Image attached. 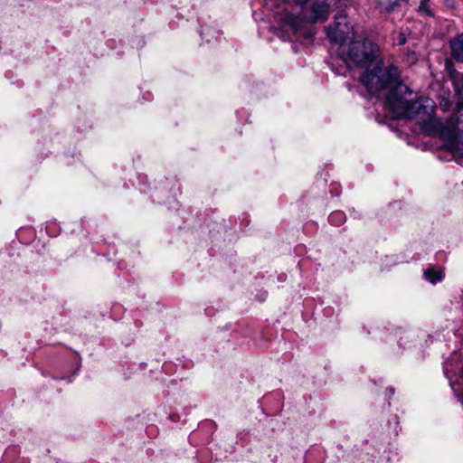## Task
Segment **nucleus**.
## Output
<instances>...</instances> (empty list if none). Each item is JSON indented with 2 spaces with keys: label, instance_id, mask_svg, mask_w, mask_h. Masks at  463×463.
I'll return each mask as SVG.
<instances>
[{
  "label": "nucleus",
  "instance_id": "1",
  "mask_svg": "<svg viewBox=\"0 0 463 463\" xmlns=\"http://www.w3.org/2000/svg\"><path fill=\"white\" fill-rule=\"evenodd\" d=\"M412 91L397 82L387 93L386 105L397 118L417 120L420 129L444 141L443 147L463 157V112L453 114L443 122L434 117V102L429 98H411Z\"/></svg>",
  "mask_w": 463,
  "mask_h": 463
},
{
  "label": "nucleus",
  "instance_id": "2",
  "mask_svg": "<svg viewBox=\"0 0 463 463\" xmlns=\"http://www.w3.org/2000/svg\"><path fill=\"white\" fill-rule=\"evenodd\" d=\"M330 13L328 0H317L312 3L306 17L292 13H283L279 17V31L286 41L299 43L302 45L312 43L315 36L314 30L308 24L324 23Z\"/></svg>",
  "mask_w": 463,
  "mask_h": 463
},
{
  "label": "nucleus",
  "instance_id": "3",
  "mask_svg": "<svg viewBox=\"0 0 463 463\" xmlns=\"http://www.w3.org/2000/svg\"><path fill=\"white\" fill-rule=\"evenodd\" d=\"M337 53L350 68L369 69L380 61L379 46L367 38L351 41L346 46L339 47Z\"/></svg>",
  "mask_w": 463,
  "mask_h": 463
},
{
  "label": "nucleus",
  "instance_id": "4",
  "mask_svg": "<svg viewBox=\"0 0 463 463\" xmlns=\"http://www.w3.org/2000/svg\"><path fill=\"white\" fill-rule=\"evenodd\" d=\"M373 65L372 70L365 69L360 76V82L370 96H377L382 90L396 82L399 79V70L392 64L383 67L381 60Z\"/></svg>",
  "mask_w": 463,
  "mask_h": 463
},
{
  "label": "nucleus",
  "instance_id": "5",
  "mask_svg": "<svg viewBox=\"0 0 463 463\" xmlns=\"http://www.w3.org/2000/svg\"><path fill=\"white\" fill-rule=\"evenodd\" d=\"M352 27L346 21L345 16H336L332 24L326 29V34L331 43L340 44V47L344 46L350 36Z\"/></svg>",
  "mask_w": 463,
  "mask_h": 463
},
{
  "label": "nucleus",
  "instance_id": "6",
  "mask_svg": "<svg viewBox=\"0 0 463 463\" xmlns=\"http://www.w3.org/2000/svg\"><path fill=\"white\" fill-rule=\"evenodd\" d=\"M450 49L453 58L457 61L463 62V33L450 42Z\"/></svg>",
  "mask_w": 463,
  "mask_h": 463
},
{
  "label": "nucleus",
  "instance_id": "7",
  "mask_svg": "<svg viewBox=\"0 0 463 463\" xmlns=\"http://www.w3.org/2000/svg\"><path fill=\"white\" fill-rule=\"evenodd\" d=\"M424 279L432 284H436L442 280L444 275L441 269L429 268L424 270Z\"/></svg>",
  "mask_w": 463,
  "mask_h": 463
},
{
  "label": "nucleus",
  "instance_id": "8",
  "mask_svg": "<svg viewBox=\"0 0 463 463\" xmlns=\"http://www.w3.org/2000/svg\"><path fill=\"white\" fill-rule=\"evenodd\" d=\"M346 221V215L342 211H334L328 216V222L334 226H340Z\"/></svg>",
  "mask_w": 463,
  "mask_h": 463
},
{
  "label": "nucleus",
  "instance_id": "9",
  "mask_svg": "<svg viewBox=\"0 0 463 463\" xmlns=\"http://www.w3.org/2000/svg\"><path fill=\"white\" fill-rule=\"evenodd\" d=\"M200 35L203 40L210 43L211 39L208 36H213L217 39L220 35V32L211 26H202L200 30Z\"/></svg>",
  "mask_w": 463,
  "mask_h": 463
},
{
  "label": "nucleus",
  "instance_id": "10",
  "mask_svg": "<svg viewBox=\"0 0 463 463\" xmlns=\"http://www.w3.org/2000/svg\"><path fill=\"white\" fill-rule=\"evenodd\" d=\"M419 12L424 13L429 17H433L434 16V13L429 7V3H420V5H419Z\"/></svg>",
  "mask_w": 463,
  "mask_h": 463
},
{
  "label": "nucleus",
  "instance_id": "11",
  "mask_svg": "<svg viewBox=\"0 0 463 463\" xmlns=\"http://www.w3.org/2000/svg\"><path fill=\"white\" fill-rule=\"evenodd\" d=\"M330 193L332 194L333 196H339V184L335 183L331 184Z\"/></svg>",
  "mask_w": 463,
  "mask_h": 463
},
{
  "label": "nucleus",
  "instance_id": "12",
  "mask_svg": "<svg viewBox=\"0 0 463 463\" xmlns=\"http://www.w3.org/2000/svg\"><path fill=\"white\" fill-rule=\"evenodd\" d=\"M394 394V388L389 387L386 389V395L390 399Z\"/></svg>",
  "mask_w": 463,
  "mask_h": 463
},
{
  "label": "nucleus",
  "instance_id": "13",
  "mask_svg": "<svg viewBox=\"0 0 463 463\" xmlns=\"http://www.w3.org/2000/svg\"><path fill=\"white\" fill-rule=\"evenodd\" d=\"M296 4H298V5H300L301 7L306 5L309 0H293Z\"/></svg>",
  "mask_w": 463,
  "mask_h": 463
},
{
  "label": "nucleus",
  "instance_id": "14",
  "mask_svg": "<svg viewBox=\"0 0 463 463\" xmlns=\"http://www.w3.org/2000/svg\"><path fill=\"white\" fill-rule=\"evenodd\" d=\"M405 43H406L405 36L404 35H401L400 38H399V44L400 45H403V44H405Z\"/></svg>",
  "mask_w": 463,
  "mask_h": 463
},
{
  "label": "nucleus",
  "instance_id": "15",
  "mask_svg": "<svg viewBox=\"0 0 463 463\" xmlns=\"http://www.w3.org/2000/svg\"><path fill=\"white\" fill-rule=\"evenodd\" d=\"M456 396L458 401L463 405V393H458Z\"/></svg>",
  "mask_w": 463,
  "mask_h": 463
},
{
  "label": "nucleus",
  "instance_id": "16",
  "mask_svg": "<svg viewBox=\"0 0 463 463\" xmlns=\"http://www.w3.org/2000/svg\"><path fill=\"white\" fill-rule=\"evenodd\" d=\"M354 218H360V217H361V213H355V212H354Z\"/></svg>",
  "mask_w": 463,
  "mask_h": 463
},
{
  "label": "nucleus",
  "instance_id": "17",
  "mask_svg": "<svg viewBox=\"0 0 463 463\" xmlns=\"http://www.w3.org/2000/svg\"><path fill=\"white\" fill-rule=\"evenodd\" d=\"M430 0H420V3H429Z\"/></svg>",
  "mask_w": 463,
  "mask_h": 463
}]
</instances>
